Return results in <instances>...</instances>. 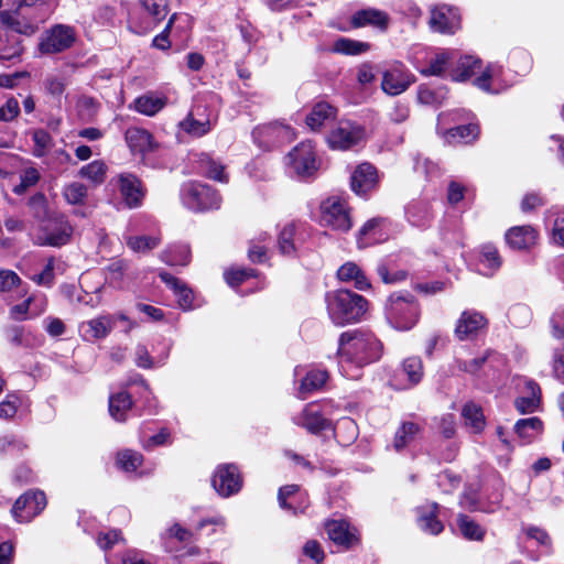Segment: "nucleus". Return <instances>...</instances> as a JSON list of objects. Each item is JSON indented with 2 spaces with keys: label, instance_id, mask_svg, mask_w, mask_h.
Returning <instances> with one entry per match:
<instances>
[{
  "label": "nucleus",
  "instance_id": "obj_28",
  "mask_svg": "<svg viewBox=\"0 0 564 564\" xmlns=\"http://www.w3.org/2000/svg\"><path fill=\"white\" fill-rule=\"evenodd\" d=\"M294 422L311 433H317L328 427V421L312 405L306 406L301 414L296 415Z\"/></svg>",
  "mask_w": 564,
  "mask_h": 564
},
{
  "label": "nucleus",
  "instance_id": "obj_54",
  "mask_svg": "<svg viewBox=\"0 0 564 564\" xmlns=\"http://www.w3.org/2000/svg\"><path fill=\"white\" fill-rule=\"evenodd\" d=\"M63 196L67 203L72 205H80L86 199L87 187L79 182H73L64 187Z\"/></svg>",
  "mask_w": 564,
  "mask_h": 564
},
{
  "label": "nucleus",
  "instance_id": "obj_20",
  "mask_svg": "<svg viewBox=\"0 0 564 564\" xmlns=\"http://www.w3.org/2000/svg\"><path fill=\"white\" fill-rule=\"evenodd\" d=\"M430 25L441 33H454L459 25L457 12L447 6L435 8L432 10Z\"/></svg>",
  "mask_w": 564,
  "mask_h": 564
},
{
  "label": "nucleus",
  "instance_id": "obj_61",
  "mask_svg": "<svg viewBox=\"0 0 564 564\" xmlns=\"http://www.w3.org/2000/svg\"><path fill=\"white\" fill-rule=\"evenodd\" d=\"M29 207L36 219L43 220L47 216V202L42 193H36L29 199Z\"/></svg>",
  "mask_w": 564,
  "mask_h": 564
},
{
  "label": "nucleus",
  "instance_id": "obj_13",
  "mask_svg": "<svg viewBox=\"0 0 564 564\" xmlns=\"http://www.w3.org/2000/svg\"><path fill=\"white\" fill-rule=\"evenodd\" d=\"M118 319L128 323V329L132 328L134 325L129 322L126 315H118ZM115 316L111 315H102L96 318H93L86 323L80 325V333L86 340H96L100 338H105L113 328L115 325Z\"/></svg>",
  "mask_w": 564,
  "mask_h": 564
},
{
  "label": "nucleus",
  "instance_id": "obj_31",
  "mask_svg": "<svg viewBox=\"0 0 564 564\" xmlns=\"http://www.w3.org/2000/svg\"><path fill=\"white\" fill-rule=\"evenodd\" d=\"M126 141L133 153H145L152 150V134L144 129H128Z\"/></svg>",
  "mask_w": 564,
  "mask_h": 564
},
{
  "label": "nucleus",
  "instance_id": "obj_45",
  "mask_svg": "<svg viewBox=\"0 0 564 564\" xmlns=\"http://www.w3.org/2000/svg\"><path fill=\"white\" fill-rule=\"evenodd\" d=\"M370 47V44L367 42L340 37L337 41H335L333 50L336 53H341L346 55H359L368 52Z\"/></svg>",
  "mask_w": 564,
  "mask_h": 564
},
{
  "label": "nucleus",
  "instance_id": "obj_55",
  "mask_svg": "<svg viewBox=\"0 0 564 564\" xmlns=\"http://www.w3.org/2000/svg\"><path fill=\"white\" fill-rule=\"evenodd\" d=\"M480 262L490 270H497L501 265V257L498 249L490 243L482 245L480 248Z\"/></svg>",
  "mask_w": 564,
  "mask_h": 564
},
{
  "label": "nucleus",
  "instance_id": "obj_33",
  "mask_svg": "<svg viewBox=\"0 0 564 564\" xmlns=\"http://www.w3.org/2000/svg\"><path fill=\"white\" fill-rule=\"evenodd\" d=\"M29 408V399L20 392H10L6 399L0 402V417L13 419L19 409Z\"/></svg>",
  "mask_w": 564,
  "mask_h": 564
},
{
  "label": "nucleus",
  "instance_id": "obj_2",
  "mask_svg": "<svg viewBox=\"0 0 564 564\" xmlns=\"http://www.w3.org/2000/svg\"><path fill=\"white\" fill-rule=\"evenodd\" d=\"M326 304L330 319L339 326L359 322L368 308L361 295L346 289L328 292Z\"/></svg>",
  "mask_w": 564,
  "mask_h": 564
},
{
  "label": "nucleus",
  "instance_id": "obj_63",
  "mask_svg": "<svg viewBox=\"0 0 564 564\" xmlns=\"http://www.w3.org/2000/svg\"><path fill=\"white\" fill-rule=\"evenodd\" d=\"M20 113L19 101L14 97L7 99L3 106L0 107V121L9 122L15 119Z\"/></svg>",
  "mask_w": 564,
  "mask_h": 564
},
{
  "label": "nucleus",
  "instance_id": "obj_19",
  "mask_svg": "<svg viewBox=\"0 0 564 564\" xmlns=\"http://www.w3.org/2000/svg\"><path fill=\"white\" fill-rule=\"evenodd\" d=\"M325 529L329 540L346 549L352 546L358 541L356 529H351L349 523L345 520L327 521Z\"/></svg>",
  "mask_w": 564,
  "mask_h": 564
},
{
  "label": "nucleus",
  "instance_id": "obj_22",
  "mask_svg": "<svg viewBox=\"0 0 564 564\" xmlns=\"http://www.w3.org/2000/svg\"><path fill=\"white\" fill-rule=\"evenodd\" d=\"M200 106L195 107L186 118L178 123L181 130L195 138L207 134L212 129L209 118L205 116L204 112H200Z\"/></svg>",
  "mask_w": 564,
  "mask_h": 564
},
{
  "label": "nucleus",
  "instance_id": "obj_11",
  "mask_svg": "<svg viewBox=\"0 0 564 564\" xmlns=\"http://www.w3.org/2000/svg\"><path fill=\"white\" fill-rule=\"evenodd\" d=\"M46 506L43 491H28L13 505L12 514L19 522H29L37 516Z\"/></svg>",
  "mask_w": 564,
  "mask_h": 564
},
{
  "label": "nucleus",
  "instance_id": "obj_37",
  "mask_svg": "<svg viewBox=\"0 0 564 564\" xmlns=\"http://www.w3.org/2000/svg\"><path fill=\"white\" fill-rule=\"evenodd\" d=\"M1 21L14 33V35L23 34L31 36L37 31V26L34 23L11 12H2Z\"/></svg>",
  "mask_w": 564,
  "mask_h": 564
},
{
  "label": "nucleus",
  "instance_id": "obj_26",
  "mask_svg": "<svg viewBox=\"0 0 564 564\" xmlns=\"http://www.w3.org/2000/svg\"><path fill=\"white\" fill-rule=\"evenodd\" d=\"M11 305V317L17 321H23L43 313L46 307V301L41 296H28L21 304Z\"/></svg>",
  "mask_w": 564,
  "mask_h": 564
},
{
  "label": "nucleus",
  "instance_id": "obj_60",
  "mask_svg": "<svg viewBox=\"0 0 564 564\" xmlns=\"http://www.w3.org/2000/svg\"><path fill=\"white\" fill-rule=\"evenodd\" d=\"M140 2L155 21L163 20L167 14L166 0H140Z\"/></svg>",
  "mask_w": 564,
  "mask_h": 564
},
{
  "label": "nucleus",
  "instance_id": "obj_24",
  "mask_svg": "<svg viewBox=\"0 0 564 564\" xmlns=\"http://www.w3.org/2000/svg\"><path fill=\"white\" fill-rule=\"evenodd\" d=\"M440 506L435 502L426 503L417 508V524L426 533L440 534L444 527L437 519Z\"/></svg>",
  "mask_w": 564,
  "mask_h": 564
},
{
  "label": "nucleus",
  "instance_id": "obj_27",
  "mask_svg": "<svg viewBox=\"0 0 564 564\" xmlns=\"http://www.w3.org/2000/svg\"><path fill=\"white\" fill-rule=\"evenodd\" d=\"M73 228L64 216L55 219V228L46 229L44 242L53 247H59L67 243L70 239Z\"/></svg>",
  "mask_w": 564,
  "mask_h": 564
},
{
  "label": "nucleus",
  "instance_id": "obj_64",
  "mask_svg": "<svg viewBox=\"0 0 564 564\" xmlns=\"http://www.w3.org/2000/svg\"><path fill=\"white\" fill-rule=\"evenodd\" d=\"M0 292L6 294L4 300L10 305L26 295L23 284H0Z\"/></svg>",
  "mask_w": 564,
  "mask_h": 564
},
{
  "label": "nucleus",
  "instance_id": "obj_42",
  "mask_svg": "<svg viewBox=\"0 0 564 564\" xmlns=\"http://www.w3.org/2000/svg\"><path fill=\"white\" fill-rule=\"evenodd\" d=\"M327 377V372L324 370L308 371L299 388V397L306 399L308 393L319 390L325 384Z\"/></svg>",
  "mask_w": 564,
  "mask_h": 564
},
{
  "label": "nucleus",
  "instance_id": "obj_16",
  "mask_svg": "<svg viewBox=\"0 0 564 564\" xmlns=\"http://www.w3.org/2000/svg\"><path fill=\"white\" fill-rule=\"evenodd\" d=\"M378 184V173L373 165L362 163L356 167L350 177L351 189L360 196L375 189Z\"/></svg>",
  "mask_w": 564,
  "mask_h": 564
},
{
  "label": "nucleus",
  "instance_id": "obj_25",
  "mask_svg": "<svg viewBox=\"0 0 564 564\" xmlns=\"http://www.w3.org/2000/svg\"><path fill=\"white\" fill-rule=\"evenodd\" d=\"M541 401V389L539 384L532 380L524 382L523 394L516 399V409L522 413H532L538 410Z\"/></svg>",
  "mask_w": 564,
  "mask_h": 564
},
{
  "label": "nucleus",
  "instance_id": "obj_38",
  "mask_svg": "<svg viewBox=\"0 0 564 564\" xmlns=\"http://www.w3.org/2000/svg\"><path fill=\"white\" fill-rule=\"evenodd\" d=\"M514 431L525 443H530L542 433L543 423L536 416L522 419L516 423Z\"/></svg>",
  "mask_w": 564,
  "mask_h": 564
},
{
  "label": "nucleus",
  "instance_id": "obj_10",
  "mask_svg": "<svg viewBox=\"0 0 564 564\" xmlns=\"http://www.w3.org/2000/svg\"><path fill=\"white\" fill-rule=\"evenodd\" d=\"M414 83V76L402 63H394L382 73L381 89L390 96L404 93Z\"/></svg>",
  "mask_w": 564,
  "mask_h": 564
},
{
  "label": "nucleus",
  "instance_id": "obj_9",
  "mask_svg": "<svg viewBox=\"0 0 564 564\" xmlns=\"http://www.w3.org/2000/svg\"><path fill=\"white\" fill-rule=\"evenodd\" d=\"M365 137L361 126L350 121H340L329 132L327 142L332 149L348 150L358 144Z\"/></svg>",
  "mask_w": 564,
  "mask_h": 564
},
{
  "label": "nucleus",
  "instance_id": "obj_15",
  "mask_svg": "<svg viewBox=\"0 0 564 564\" xmlns=\"http://www.w3.org/2000/svg\"><path fill=\"white\" fill-rule=\"evenodd\" d=\"M65 284L63 293L72 301L95 307L101 302L102 286L97 284Z\"/></svg>",
  "mask_w": 564,
  "mask_h": 564
},
{
  "label": "nucleus",
  "instance_id": "obj_18",
  "mask_svg": "<svg viewBox=\"0 0 564 564\" xmlns=\"http://www.w3.org/2000/svg\"><path fill=\"white\" fill-rule=\"evenodd\" d=\"M119 189L126 204L130 208L141 205L144 196L140 180L130 173H122L118 176Z\"/></svg>",
  "mask_w": 564,
  "mask_h": 564
},
{
  "label": "nucleus",
  "instance_id": "obj_1",
  "mask_svg": "<svg viewBox=\"0 0 564 564\" xmlns=\"http://www.w3.org/2000/svg\"><path fill=\"white\" fill-rule=\"evenodd\" d=\"M382 344L368 332H346L339 338V367L349 379H358L359 370L381 357Z\"/></svg>",
  "mask_w": 564,
  "mask_h": 564
},
{
  "label": "nucleus",
  "instance_id": "obj_35",
  "mask_svg": "<svg viewBox=\"0 0 564 564\" xmlns=\"http://www.w3.org/2000/svg\"><path fill=\"white\" fill-rule=\"evenodd\" d=\"M161 259L170 265H186L191 261V249L185 243H173L162 251Z\"/></svg>",
  "mask_w": 564,
  "mask_h": 564
},
{
  "label": "nucleus",
  "instance_id": "obj_32",
  "mask_svg": "<svg viewBox=\"0 0 564 564\" xmlns=\"http://www.w3.org/2000/svg\"><path fill=\"white\" fill-rule=\"evenodd\" d=\"M422 426L416 422H403L397 430L394 435L393 447L400 452L412 442H414L421 434Z\"/></svg>",
  "mask_w": 564,
  "mask_h": 564
},
{
  "label": "nucleus",
  "instance_id": "obj_40",
  "mask_svg": "<svg viewBox=\"0 0 564 564\" xmlns=\"http://www.w3.org/2000/svg\"><path fill=\"white\" fill-rule=\"evenodd\" d=\"M132 408V400L127 392H119L109 398V413L118 422L127 420V414Z\"/></svg>",
  "mask_w": 564,
  "mask_h": 564
},
{
  "label": "nucleus",
  "instance_id": "obj_3",
  "mask_svg": "<svg viewBox=\"0 0 564 564\" xmlns=\"http://www.w3.org/2000/svg\"><path fill=\"white\" fill-rule=\"evenodd\" d=\"M386 317L393 328L409 330L417 323L420 308L413 296L394 293L387 301Z\"/></svg>",
  "mask_w": 564,
  "mask_h": 564
},
{
  "label": "nucleus",
  "instance_id": "obj_23",
  "mask_svg": "<svg viewBox=\"0 0 564 564\" xmlns=\"http://www.w3.org/2000/svg\"><path fill=\"white\" fill-rule=\"evenodd\" d=\"M278 501L282 509L290 510L294 514L304 512L308 506V502L302 498L300 487L296 485L281 487L278 494Z\"/></svg>",
  "mask_w": 564,
  "mask_h": 564
},
{
  "label": "nucleus",
  "instance_id": "obj_7",
  "mask_svg": "<svg viewBox=\"0 0 564 564\" xmlns=\"http://www.w3.org/2000/svg\"><path fill=\"white\" fill-rule=\"evenodd\" d=\"M288 164L300 177L312 176L318 170V162L312 142H301L288 154Z\"/></svg>",
  "mask_w": 564,
  "mask_h": 564
},
{
  "label": "nucleus",
  "instance_id": "obj_58",
  "mask_svg": "<svg viewBox=\"0 0 564 564\" xmlns=\"http://www.w3.org/2000/svg\"><path fill=\"white\" fill-rule=\"evenodd\" d=\"M108 564H152L137 550L127 551L121 557L106 556Z\"/></svg>",
  "mask_w": 564,
  "mask_h": 564
},
{
  "label": "nucleus",
  "instance_id": "obj_6",
  "mask_svg": "<svg viewBox=\"0 0 564 564\" xmlns=\"http://www.w3.org/2000/svg\"><path fill=\"white\" fill-rule=\"evenodd\" d=\"M252 137L260 148L269 150L291 142L295 134L290 126L273 121L256 127L252 131Z\"/></svg>",
  "mask_w": 564,
  "mask_h": 564
},
{
  "label": "nucleus",
  "instance_id": "obj_34",
  "mask_svg": "<svg viewBox=\"0 0 564 564\" xmlns=\"http://www.w3.org/2000/svg\"><path fill=\"white\" fill-rule=\"evenodd\" d=\"M481 62L474 56H462L456 62L455 67L451 70L453 80L464 82L470 78L478 69H480Z\"/></svg>",
  "mask_w": 564,
  "mask_h": 564
},
{
  "label": "nucleus",
  "instance_id": "obj_8",
  "mask_svg": "<svg viewBox=\"0 0 564 564\" xmlns=\"http://www.w3.org/2000/svg\"><path fill=\"white\" fill-rule=\"evenodd\" d=\"M74 42V29L68 25L57 24L42 36L39 50L43 54H56L69 48Z\"/></svg>",
  "mask_w": 564,
  "mask_h": 564
},
{
  "label": "nucleus",
  "instance_id": "obj_39",
  "mask_svg": "<svg viewBox=\"0 0 564 564\" xmlns=\"http://www.w3.org/2000/svg\"><path fill=\"white\" fill-rule=\"evenodd\" d=\"M462 415L465 422V425L470 430L471 433H480L485 425V416L482 410L479 405L470 402L464 405L462 410Z\"/></svg>",
  "mask_w": 564,
  "mask_h": 564
},
{
  "label": "nucleus",
  "instance_id": "obj_30",
  "mask_svg": "<svg viewBox=\"0 0 564 564\" xmlns=\"http://www.w3.org/2000/svg\"><path fill=\"white\" fill-rule=\"evenodd\" d=\"M336 108L327 102H317L306 116L305 122L311 130H318L325 122L335 119Z\"/></svg>",
  "mask_w": 564,
  "mask_h": 564
},
{
  "label": "nucleus",
  "instance_id": "obj_48",
  "mask_svg": "<svg viewBox=\"0 0 564 564\" xmlns=\"http://www.w3.org/2000/svg\"><path fill=\"white\" fill-rule=\"evenodd\" d=\"M339 282H366L367 278L361 268L355 262H346L337 270Z\"/></svg>",
  "mask_w": 564,
  "mask_h": 564
},
{
  "label": "nucleus",
  "instance_id": "obj_53",
  "mask_svg": "<svg viewBox=\"0 0 564 564\" xmlns=\"http://www.w3.org/2000/svg\"><path fill=\"white\" fill-rule=\"evenodd\" d=\"M258 278L257 270L239 265H232L224 272L226 282H245L246 280Z\"/></svg>",
  "mask_w": 564,
  "mask_h": 564
},
{
  "label": "nucleus",
  "instance_id": "obj_50",
  "mask_svg": "<svg viewBox=\"0 0 564 564\" xmlns=\"http://www.w3.org/2000/svg\"><path fill=\"white\" fill-rule=\"evenodd\" d=\"M143 456L134 451L126 449L118 454L117 465L124 471H135L141 466Z\"/></svg>",
  "mask_w": 564,
  "mask_h": 564
},
{
  "label": "nucleus",
  "instance_id": "obj_44",
  "mask_svg": "<svg viewBox=\"0 0 564 564\" xmlns=\"http://www.w3.org/2000/svg\"><path fill=\"white\" fill-rule=\"evenodd\" d=\"M527 542H531L541 547L544 553L550 552L552 540L549 533L540 527L527 525L522 528Z\"/></svg>",
  "mask_w": 564,
  "mask_h": 564
},
{
  "label": "nucleus",
  "instance_id": "obj_4",
  "mask_svg": "<svg viewBox=\"0 0 564 564\" xmlns=\"http://www.w3.org/2000/svg\"><path fill=\"white\" fill-rule=\"evenodd\" d=\"M180 197L182 204L193 212L218 209L221 197L216 189L198 182H187L182 185Z\"/></svg>",
  "mask_w": 564,
  "mask_h": 564
},
{
  "label": "nucleus",
  "instance_id": "obj_57",
  "mask_svg": "<svg viewBox=\"0 0 564 564\" xmlns=\"http://www.w3.org/2000/svg\"><path fill=\"white\" fill-rule=\"evenodd\" d=\"M295 235V226L293 224L286 225L280 232L278 245L282 254L290 256L295 251L293 238Z\"/></svg>",
  "mask_w": 564,
  "mask_h": 564
},
{
  "label": "nucleus",
  "instance_id": "obj_43",
  "mask_svg": "<svg viewBox=\"0 0 564 564\" xmlns=\"http://www.w3.org/2000/svg\"><path fill=\"white\" fill-rule=\"evenodd\" d=\"M457 528L467 540L480 541L485 535V529L466 514H458Z\"/></svg>",
  "mask_w": 564,
  "mask_h": 564
},
{
  "label": "nucleus",
  "instance_id": "obj_59",
  "mask_svg": "<svg viewBox=\"0 0 564 564\" xmlns=\"http://www.w3.org/2000/svg\"><path fill=\"white\" fill-rule=\"evenodd\" d=\"M192 533L180 524L175 523L171 528L167 529L165 533L161 535L164 547L167 551H172V547L169 546V539L175 538L180 542H186L191 539Z\"/></svg>",
  "mask_w": 564,
  "mask_h": 564
},
{
  "label": "nucleus",
  "instance_id": "obj_62",
  "mask_svg": "<svg viewBox=\"0 0 564 564\" xmlns=\"http://www.w3.org/2000/svg\"><path fill=\"white\" fill-rule=\"evenodd\" d=\"M509 318L516 326L523 327L530 322L531 312L525 305H516L510 310Z\"/></svg>",
  "mask_w": 564,
  "mask_h": 564
},
{
  "label": "nucleus",
  "instance_id": "obj_49",
  "mask_svg": "<svg viewBox=\"0 0 564 564\" xmlns=\"http://www.w3.org/2000/svg\"><path fill=\"white\" fill-rule=\"evenodd\" d=\"M32 140L34 142L33 155L36 158L44 156L53 147V139L44 129L34 130L32 132Z\"/></svg>",
  "mask_w": 564,
  "mask_h": 564
},
{
  "label": "nucleus",
  "instance_id": "obj_12",
  "mask_svg": "<svg viewBox=\"0 0 564 564\" xmlns=\"http://www.w3.org/2000/svg\"><path fill=\"white\" fill-rule=\"evenodd\" d=\"M212 484L218 495L226 498L240 490L242 480L236 465L225 464L217 467Z\"/></svg>",
  "mask_w": 564,
  "mask_h": 564
},
{
  "label": "nucleus",
  "instance_id": "obj_36",
  "mask_svg": "<svg viewBox=\"0 0 564 564\" xmlns=\"http://www.w3.org/2000/svg\"><path fill=\"white\" fill-rule=\"evenodd\" d=\"M172 294L176 297L178 306L184 310H193L202 305V301L194 294L187 284H167Z\"/></svg>",
  "mask_w": 564,
  "mask_h": 564
},
{
  "label": "nucleus",
  "instance_id": "obj_52",
  "mask_svg": "<svg viewBox=\"0 0 564 564\" xmlns=\"http://www.w3.org/2000/svg\"><path fill=\"white\" fill-rule=\"evenodd\" d=\"M453 59L451 52H442L433 58L429 67L421 70L425 76H440L446 69L448 63Z\"/></svg>",
  "mask_w": 564,
  "mask_h": 564
},
{
  "label": "nucleus",
  "instance_id": "obj_29",
  "mask_svg": "<svg viewBox=\"0 0 564 564\" xmlns=\"http://www.w3.org/2000/svg\"><path fill=\"white\" fill-rule=\"evenodd\" d=\"M423 373L422 360L419 357L404 359L398 371V376L405 379L403 388H412L422 380Z\"/></svg>",
  "mask_w": 564,
  "mask_h": 564
},
{
  "label": "nucleus",
  "instance_id": "obj_17",
  "mask_svg": "<svg viewBox=\"0 0 564 564\" xmlns=\"http://www.w3.org/2000/svg\"><path fill=\"white\" fill-rule=\"evenodd\" d=\"M486 325L487 319L482 314L475 311H465L457 321L455 336L459 340H465L476 336Z\"/></svg>",
  "mask_w": 564,
  "mask_h": 564
},
{
  "label": "nucleus",
  "instance_id": "obj_14",
  "mask_svg": "<svg viewBox=\"0 0 564 564\" xmlns=\"http://www.w3.org/2000/svg\"><path fill=\"white\" fill-rule=\"evenodd\" d=\"M507 245L518 251H528L538 243L539 234L530 225L514 226L506 231Z\"/></svg>",
  "mask_w": 564,
  "mask_h": 564
},
{
  "label": "nucleus",
  "instance_id": "obj_46",
  "mask_svg": "<svg viewBox=\"0 0 564 564\" xmlns=\"http://www.w3.org/2000/svg\"><path fill=\"white\" fill-rule=\"evenodd\" d=\"M1 48L0 58L12 59L19 57L23 52V46L20 39L14 34H9L3 31L1 35Z\"/></svg>",
  "mask_w": 564,
  "mask_h": 564
},
{
  "label": "nucleus",
  "instance_id": "obj_5",
  "mask_svg": "<svg viewBox=\"0 0 564 564\" xmlns=\"http://www.w3.org/2000/svg\"><path fill=\"white\" fill-rule=\"evenodd\" d=\"M321 224L334 230L348 231L352 224L346 200L338 196L325 199L321 206Z\"/></svg>",
  "mask_w": 564,
  "mask_h": 564
},
{
  "label": "nucleus",
  "instance_id": "obj_56",
  "mask_svg": "<svg viewBox=\"0 0 564 564\" xmlns=\"http://www.w3.org/2000/svg\"><path fill=\"white\" fill-rule=\"evenodd\" d=\"M76 108L80 118L89 121L96 116L99 104L93 97L82 96L77 100Z\"/></svg>",
  "mask_w": 564,
  "mask_h": 564
},
{
  "label": "nucleus",
  "instance_id": "obj_47",
  "mask_svg": "<svg viewBox=\"0 0 564 564\" xmlns=\"http://www.w3.org/2000/svg\"><path fill=\"white\" fill-rule=\"evenodd\" d=\"M107 166L102 161L96 160L79 170V175L90 180L95 184H101L105 181Z\"/></svg>",
  "mask_w": 564,
  "mask_h": 564
},
{
  "label": "nucleus",
  "instance_id": "obj_51",
  "mask_svg": "<svg viewBox=\"0 0 564 564\" xmlns=\"http://www.w3.org/2000/svg\"><path fill=\"white\" fill-rule=\"evenodd\" d=\"M127 245L135 252H147L160 245V238L150 236H131L127 238Z\"/></svg>",
  "mask_w": 564,
  "mask_h": 564
},
{
  "label": "nucleus",
  "instance_id": "obj_41",
  "mask_svg": "<svg viewBox=\"0 0 564 564\" xmlns=\"http://www.w3.org/2000/svg\"><path fill=\"white\" fill-rule=\"evenodd\" d=\"M166 105V99L153 94H145L134 100V108L138 112L152 117Z\"/></svg>",
  "mask_w": 564,
  "mask_h": 564
},
{
  "label": "nucleus",
  "instance_id": "obj_21",
  "mask_svg": "<svg viewBox=\"0 0 564 564\" xmlns=\"http://www.w3.org/2000/svg\"><path fill=\"white\" fill-rule=\"evenodd\" d=\"M350 21L354 28H364L370 25L383 31L387 30L390 18L384 11L375 8H367L356 11L351 15Z\"/></svg>",
  "mask_w": 564,
  "mask_h": 564
}]
</instances>
